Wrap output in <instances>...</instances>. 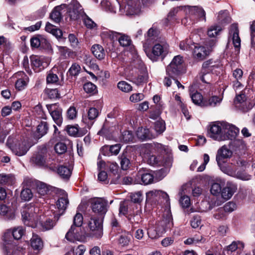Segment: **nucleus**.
Instances as JSON below:
<instances>
[{"label": "nucleus", "mask_w": 255, "mask_h": 255, "mask_svg": "<svg viewBox=\"0 0 255 255\" xmlns=\"http://www.w3.org/2000/svg\"><path fill=\"white\" fill-rule=\"evenodd\" d=\"M36 210L38 209L32 206H28L23 208L21 215L24 224L32 228H39L42 231L52 229L54 226V222L52 219H44L43 216H40L39 221L36 220Z\"/></svg>", "instance_id": "1"}, {"label": "nucleus", "mask_w": 255, "mask_h": 255, "mask_svg": "<svg viewBox=\"0 0 255 255\" xmlns=\"http://www.w3.org/2000/svg\"><path fill=\"white\" fill-rule=\"evenodd\" d=\"M184 12L185 13V17L182 19L181 22L185 25L193 24L199 20H206L205 12L201 7L184 6Z\"/></svg>", "instance_id": "2"}, {"label": "nucleus", "mask_w": 255, "mask_h": 255, "mask_svg": "<svg viewBox=\"0 0 255 255\" xmlns=\"http://www.w3.org/2000/svg\"><path fill=\"white\" fill-rule=\"evenodd\" d=\"M169 46L166 43L156 44L151 50H147L145 52L147 57L153 62L157 61L159 59L163 60L168 54Z\"/></svg>", "instance_id": "3"}, {"label": "nucleus", "mask_w": 255, "mask_h": 255, "mask_svg": "<svg viewBox=\"0 0 255 255\" xmlns=\"http://www.w3.org/2000/svg\"><path fill=\"white\" fill-rule=\"evenodd\" d=\"M90 235L96 238H101L103 234V221L96 217H92L88 223Z\"/></svg>", "instance_id": "4"}, {"label": "nucleus", "mask_w": 255, "mask_h": 255, "mask_svg": "<svg viewBox=\"0 0 255 255\" xmlns=\"http://www.w3.org/2000/svg\"><path fill=\"white\" fill-rule=\"evenodd\" d=\"M183 61L182 57L181 56H175L166 68V74L173 79L177 77L180 74Z\"/></svg>", "instance_id": "5"}, {"label": "nucleus", "mask_w": 255, "mask_h": 255, "mask_svg": "<svg viewBox=\"0 0 255 255\" xmlns=\"http://www.w3.org/2000/svg\"><path fill=\"white\" fill-rule=\"evenodd\" d=\"M91 208L94 213L101 215H105L107 211L108 201L102 198H95L91 200Z\"/></svg>", "instance_id": "6"}, {"label": "nucleus", "mask_w": 255, "mask_h": 255, "mask_svg": "<svg viewBox=\"0 0 255 255\" xmlns=\"http://www.w3.org/2000/svg\"><path fill=\"white\" fill-rule=\"evenodd\" d=\"M46 107L55 124L60 126L63 122L62 109L57 104L47 105Z\"/></svg>", "instance_id": "7"}, {"label": "nucleus", "mask_w": 255, "mask_h": 255, "mask_svg": "<svg viewBox=\"0 0 255 255\" xmlns=\"http://www.w3.org/2000/svg\"><path fill=\"white\" fill-rule=\"evenodd\" d=\"M85 13L79 2L74 0L71 2L68 11V15L71 20H76L80 18H82Z\"/></svg>", "instance_id": "8"}, {"label": "nucleus", "mask_w": 255, "mask_h": 255, "mask_svg": "<svg viewBox=\"0 0 255 255\" xmlns=\"http://www.w3.org/2000/svg\"><path fill=\"white\" fill-rule=\"evenodd\" d=\"M85 235V231L82 226L72 225L65 235V238L70 241L80 240Z\"/></svg>", "instance_id": "9"}, {"label": "nucleus", "mask_w": 255, "mask_h": 255, "mask_svg": "<svg viewBox=\"0 0 255 255\" xmlns=\"http://www.w3.org/2000/svg\"><path fill=\"white\" fill-rule=\"evenodd\" d=\"M208 134L209 136L218 141L225 140L223 131L221 125L213 123L209 126Z\"/></svg>", "instance_id": "10"}, {"label": "nucleus", "mask_w": 255, "mask_h": 255, "mask_svg": "<svg viewBox=\"0 0 255 255\" xmlns=\"http://www.w3.org/2000/svg\"><path fill=\"white\" fill-rule=\"evenodd\" d=\"M216 67L215 62L212 60H209L205 61L202 65V69L201 70L202 76L201 77V80L206 83L210 84V81L209 80L208 77L210 75H208Z\"/></svg>", "instance_id": "11"}, {"label": "nucleus", "mask_w": 255, "mask_h": 255, "mask_svg": "<svg viewBox=\"0 0 255 255\" xmlns=\"http://www.w3.org/2000/svg\"><path fill=\"white\" fill-rule=\"evenodd\" d=\"M31 65L36 71H39L48 65L47 58L42 56L32 55L30 57Z\"/></svg>", "instance_id": "12"}, {"label": "nucleus", "mask_w": 255, "mask_h": 255, "mask_svg": "<svg viewBox=\"0 0 255 255\" xmlns=\"http://www.w3.org/2000/svg\"><path fill=\"white\" fill-rule=\"evenodd\" d=\"M193 56L194 59L197 61L204 60L209 55V51L205 46H201L198 44L193 45Z\"/></svg>", "instance_id": "13"}, {"label": "nucleus", "mask_w": 255, "mask_h": 255, "mask_svg": "<svg viewBox=\"0 0 255 255\" xmlns=\"http://www.w3.org/2000/svg\"><path fill=\"white\" fill-rule=\"evenodd\" d=\"M37 193L40 196H44L52 192L57 193L59 189L47 184L37 181L36 183Z\"/></svg>", "instance_id": "14"}, {"label": "nucleus", "mask_w": 255, "mask_h": 255, "mask_svg": "<svg viewBox=\"0 0 255 255\" xmlns=\"http://www.w3.org/2000/svg\"><path fill=\"white\" fill-rule=\"evenodd\" d=\"M237 186L231 182H228L226 186L221 191V195L223 199L225 200L230 199L236 192Z\"/></svg>", "instance_id": "15"}, {"label": "nucleus", "mask_w": 255, "mask_h": 255, "mask_svg": "<svg viewBox=\"0 0 255 255\" xmlns=\"http://www.w3.org/2000/svg\"><path fill=\"white\" fill-rule=\"evenodd\" d=\"M224 132L225 133L224 136H225V140L230 139L232 140L236 138L239 133V129L233 125L226 124Z\"/></svg>", "instance_id": "16"}, {"label": "nucleus", "mask_w": 255, "mask_h": 255, "mask_svg": "<svg viewBox=\"0 0 255 255\" xmlns=\"http://www.w3.org/2000/svg\"><path fill=\"white\" fill-rule=\"evenodd\" d=\"M173 225L172 219L169 216L159 222L157 227V232L159 234L165 233L167 230L170 229L173 226Z\"/></svg>", "instance_id": "17"}, {"label": "nucleus", "mask_w": 255, "mask_h": 255, "mask_svg": "<svg viewBox=\"0 0 255 255\" xmlns=\"http://www.w3.org/2000/svg\"><path fill=\"white\" fill-rule=\"evenodd\" d=\"M230 34H232L233 43L236 48L239 51L241 46V39L239 35V29L237 24H233L230 30Z\"/></svg>", "instance_id": "18"}, {"label": "nucleus", "mask_w": 255, "mask_h": 255, "mask_svg": "<svg viewBox=\"0 0 255 255\" xmlns=\"http://www.w3.org/2000/svg\"><path fill=\"white\" fill-rule=\"evenodd\" d=\"M18 75L21 76V78L17 80L15 82V88L18 91L24 90L27 86L29 82V78L24 72H20Z\"/></svg>", "instance_id": "19"}, {"label": "nucleus", "mask_w": 255, "mask_h": 255, "mask_svg": "<svg viewBox=\"0 0 255 255\" xmlns=\"http://www.w3.org/2000/svg\"><path fill=\"white\" fill-rule=\"evenodd\" d=\"M232 155V152L227 147L222 146L218 150L216 155V160L219 165L221 163L223 162V159L230 157Z\"/></svg>", "instance_id": "20"}, {"label": "nucleus", "mask_w": 255, "mask_h": 255, "mask_svg": "<svg viewBox=\"0 0 255 255\" xmlns=\"http://www.w3.org/2000/svg\"><path fill=\"white\" fill-rule=\"evenodd\" d=\"M60 192L63 196L61 197H60L56 202V206L57 208L60 211H62V213L60 214V215L63 213L64 211L66 210L68 204H69L67 195L65 193L64 191L61 190Z\"/></svg>", "instance_id": "21"}, {"label": "nucleus", "mask_w": 255, "mask_h": 255, "mask_svg": "<svg viewBox=\"0 0 255 255\" xmlns=\"http://www.w3.org/2000/svg\"><path fill=\"white\" fill-rule=\"evenodd\" d=\"M91 50L95 56L99 60H102L105 57V52L104 48L99 44H95L92 46Z\"/></svg>", "instance_id": "22"}, {"label": "nucleus", "mask_w": 255, "mask_h": 255, "mask_svg": "<svg viewBox=\"0 0 255 255\" xmlns=\"http://www.w3.org/2000/svg\"><path fill=\"white\" fill-rule=\"evenodd\" d=\"M58 175L64 179H68L72 174V169L69 167L60 165L57 168Z\"/></svg>", "instance_id": "23"}, {"label": "nucleus", "mask_w": 255, "mask_h": 255, "mask_svg": "<svg viewBox=\"0 0 255 255\" xmlns=\"http://www.w3.org/2000/svg\"><path fill=\"white\" fill-rule=\"evenodd\" d=\"M138 176L141 178V181L144 185H148L153 182L154 176L151 172L147 171L142 172L141 171H139Z\"/></svg>", "instance_id": "24"}, {"label": "nucleus", "mask_w": 255, "mask_h": 255, "mask_svg": "<svg viewBox=\"0 0 255 255\" xmlns=\"http://www.w3.org/2000/svg\"><path fill=\"white\" fill-rule=\"evenodd\" d=\"M29 148V145L26 141L16 145L13 149V152L18 156H22L26 153Z\"/></svg>", "instance_id": "25"}, {"label": "nucleus", "mask_w": 255, "mask_h": 255, "mask_svg": "<svg viewBox=\"0 0 255 255\" xmlns=\"http://www.w3.org/2000/svg\"><path fill=\"white\" fill-rule=\"evenodd\" d=\"M222 101V97L217 96H213L208 100H204L203 103V106L216 107L220 104Z\"/></svg>", "instance_id": "26"}, {"label": "nucleus", "mask_w": 255, "mask_h": 255, "mask_svg": "<svg viewBox=\"0 0 255 255\" xmlns=\"http://www.w3.org/2000/svg\"><path fill=\"white\" fill-rule=\"evenodd\" d=\"M120 164L123 170H126L129 168L130 162L127 151L124 152L120 156Z\"/></svg>", "instance_id": "27"}, {"label": "nucleus", "mask_w": 255, "mask_h": 255, "mask_svg": "<svg viewBox=\"0 0 255 255\" xmlns=\"http://www.w3.org/2000/svg\"><path fill=\"white\" fill-rule=\"evenodd\" d=\"M136 134L137 137L142 140L152 138V136L150 134L149 129L143 128L142 127L138 128Z\"/></svg>", "instance_id": "28"}, {"label": "nucleus", "mask_w": 255, "mask_h": 255, "mask_svg": "<svg viewBox=\"0 0 255 255\" xmlns=\"http://www.w3.org/2000/svg\"><path fill=\"white\" fill-rule=\"evenodd\" d=\"M14 177L12 174H0V184L11 185L14 183Z\"/></svg>", "instance_id": "29"}, {"label": "nucleus", "mask_w": 255, "mask_h": 255, "mask_svg": "<svg viewBox=\"0 0 255 255\" xmlns=\"http://www.w3.org/2000/svg\"><path fill=\"white\" fill-rule=\"evenodd\" d=\"M31 247L35 250H40L42 249L43 245L41 238L36 235H33L31 239Z\"/></svg>", "instance_id": "30"}, {"label": "nucleus", "mask_w": 255, "mask_h": 255, "mask_svg": "<svg viewBox=\"0 0 255 255\" xmlns=\"http://www.w3.org/2000/svg\"><path fill=\"white\" fill-rule=\"evenodd\" d=\"M112 32L120 35V37L118 38V41L121 46L126 47L130 45L131 44V40L128 35L122 33H118L114 31H112Z\"/></svg>", "instance_id": "31"}, {"label": "nucleus", "mask_w": 255, "mask_h": 255, "mask_svg": "<svg viewBox=\"0 0 255 255\" xmlns=\"http://www.w3.org/2000/svg\"><path fill=\"white\" fill-rule=\"evenodd\" d=\"M45 30L46 31L52 34L56 37H60L62 35V31L59 29H57L54 25L49 22H47L46 23Z\"/></svg>", "instance_id": "32"}, {"label": "nucleus", "mask_w": 255, "mask_h": 255, "mask_svg": "<svg viewBox=\"0 0 255 255\" xmlns=\"http://www.w3.org/2000/svg\"><path fill=\"white\" fill-rule=\"evenodd\" d=\"M190 97L193 103L195 105L203 106V103L204 102V101H203V97L202 95L198 92L192 93L191 89H190Z\"/></svg>", "instance_id": "33"}, {"label": "nucleus", "mask_w": 255, "mask_h": 255, "mask_svg": "<svg viewBox=\"0 0 255 255\" xmlns=\"http://www.w3.org/2000/svg\"><path fill=\"white\" fill-rule=\"evenodd\" d=\"M145 157H147L148 163L151 165H160L162 164V162L161 161V157L160 156H156L154 155H144Z\"/></svg>", "instance_id": "34"}, {"label": "nucleus", "mask_w": 255, "mask_h": 255, "mask_svg": "<svg viewBox=\"0 0 255 255\" xmlns=\"http://www.w3.org/2000/svg\"><path fill=\"white\" fill-rule=\"evenodd\" d=\"M31 161L38 166H41L45 163V157L41 154H37L33 155L31 158Z\"/></svg>", "instance_id": "35"}, {"label": "nucleus", "mask_w": 255, "mask_h": 255, "mask_svg": "<svg viewBox=\"0 0 255 255\" xmlns=\"http://www.w3.org/2000/svg\"><path fill=\"white\" fill-rule=\"evenodd\" d=\"M50 17L54 22L59 23L62 19L61 14L60 12V7H55L51 13Z\"/></svg>", "instance_id": "36"}, {"label": "nucleus", "mask_w": 255, "mask_h": 255, "mask_svg": "<svg viewBox=\"0 0 255 255\" xmlns=\"http://www.w3.org/2000/svg\"><path fill=\"white\" fill-rule=\"evenodd\" d=\"M48 130V125L45 122H41L37 128V132L39 137H42L45 135L47 132Z\"/></svg>", "instance_id": "37"}, {"label": "nucleus", "mask_w": 255, "mask_h": 255, "mask_svg": "<svg viewBox=\"0 0 255 255\" xmlns=\"http://www.w3.org/2000/svg\"><path fill=\"white\" fill-rule=\"evenodd\" d=\"M218 19L222 24L228 23L230 22L231 18L228 15V12L225 10L220 11L218 16Z\"/></svg>", "instance_id": "38"}, {"label": "nucleus", "mask_w": 255, "mask_h": 255, "mask_svg": "<svg viewBox=\"0 0 255 255\" xmlns=\"http://www.w3.org/2000/svg\"><path fill=\"white\" fill-rule=\"evenodd\" d=\"M33 197L31 190L29 188H25L22 190L20 193L21 199L25 201H29Z\"/></svg>", "instance_id": "39"}, {"label": "nucleus", "mask_w": 255, "mask_h": 255, "mask_svg": "<svg viewBox=\"0 0 255 255\" xmlns=\"http://www.w3.org/2000/svg\"><path fill=\"white\" fill-rule=\"evenodd\" d=\"M99 111L95 108H91L88 112V120L91 122V125L93 123L94 121L99 116Z\"/></svg>", "instance_id": "40"}, {"label": "nucleus", "mask_w": 255, "mask_h": 255, "mask_svg": "<svg viewBox=\"0 0 255 255\" xmlns=\"http://www.w3.org/2000/svg\"><path fill=\"white\" fill-rule=\"evenodd\" d=\"M222 30V27L218 25L211 26L208 30V35L210 37H214L217 35Z\"/></svg>", "instance_id": "41"}, {"label": "nucleus", "mask_w": 255, "mask_h": 255, "mask_svg": "<svg viewBox=\"0 0 255 255\" xmlns=\"http://www.w3.org/2000/svg\"><path fill=\"white\" fill-rule=\"evenodd\" d=\"M118 88L124 92H129L132 90V86L126 81H120L118 84Z\"/></svg>", "instance_id": "42"}, {"label": "nucleus", "mask_w": 255, "mask_h": 255, "mask_svg": "<svg viewBox=\"0 0 255 255\" xmlns=\"http://www.w3.org/2000/svg\"><path fill=\"white\" fill-rule=\"evenodd\" d=\"M82 19L85 26L88 28L92 29L97 26V24L86 13L83 16Z\"/></svg>", "instance_id": "43"}, {"label": "nucleus", "mask_w": 255, "mask_h": 255, "mask_svg": "<svg viewBox=\"0 0 255 255\" xmlns=\"http://www.w3.org/2000/svg\"><path fill=\"white\" fill-rule=\"evenodd\" d=\"M154 129L157 133L160 134L165 129V123L163 121H157L154 123Z\"/></svg>", "instance_id": "44"}, {"label": "nucleus", "mask_w": 255, "mask_h": 255, "mask_svg": "<svg viewBox=\"0 0 255 255\" xmlns=\"http://www.w3.org/2000/svg\"><path fill=\"white\" fill-rule=\"evenodd\" d=\"M55 151L59 154L65 153L67 150L66 145L63 142H58L54 146Z\"/></svg>", "instance_id": "45"}, {"label": "nucleus", "mask_w": 255, "mask_h": 255, "mask_svg": "<svg viewBox=\"0 0 255 255\" xmlns=\"http://www.w3.org/2000/svg\"><path fill=\"white\" fill-rule=\"evenodd\" d=\"M80 70V66L78 64L74 63L73 64L71 67L70 68L68 72L70 75L76 76L79 74Z\"/></svg>", "instance_id": "46"}, {"label": "nucleus", "mask_w": 255, "mask_h": 255, "mask_svg": "<svg viewBox=\"0 0 255 255\" xmlns=\"http://www.w3.org/2000/svg\"><path fill=\"white\" fill-rule=\"evenodd\" d=\"M130 199L132 202L139 203L142 200V195L140 191H138L130 195Z\"/></svg>", "instance_id": "47"}, {"label": "nucleus", "mask_w": 255, "mask_h": 255, "mask_svg": "<svg viewBox=\"0 0 255 255\" xmlns=\"http://www.w3.org/2000/svg\"><path fill=\"white\" fill-rule=\"evenodd\" d=\"M232 145L236 148V150L243 149L245 146L244 141L242 139H234L232 142Z\"/></svg>", "instance_id": "48"}, {"label": "nucleus", "mask_w": 255, "mask_h": 255, "mask_svg": "<svg viewBox=\"0 0 255 255\" xmlns=\"http://www.w3.org/2000/svg\"><path fill=\"white\" fill-rule=\"evenodd\" d=\"M46 93L50 99H56L59 97V94L57 89H47Z\"/></svg>", "instance_id": "49"}, {"label": "nucleus", "mask_w": 255, "mask_h": 255, "mask_svg": "<svg viewBox=\"0 0 255 255\" xmlns=\"http://www.w3.org/2000/svg\"><path fill=\"white\" fill-rule=\"evenodd\" d=\"M221 191V187L219 183H214L212 185L210 191L213 195L218 196L220 194Z\"/></svg>", "instance_id": "50"}, {"label": "nucleus", "mask_w": 255, "mask_h": 255, "mask_svg": "<svg viewBox=\"0 0 255 255\" xmlns=\"http://www.w3.org/2000/svg\"><path fill=\"white\" fill-rule=\"evenodd\" d=\"M83 88L87 93H94L96 90V86L91 82H88L84 85Z\"/></svg>", "instance_id": "51"}, {"label": "nucleus", "mask_w": 255, "mask_h": 255, "mask_svg": "<svg viewBox=\"0 0 255 255\" xmlns=\"http://www.w3.org/2000/svg\"><path fill=\"white\" fill-rule=\"evenodd\" d=\"M58 80L59 78L56 74H54L50 71L47 74L46 77V81L47 83H56L58 82Z\"/></svg>", "instance_id": "52"}, {"label": "nucleus", "mask_w": 255, "mask_h": 255, "mask_svg": "<svg viewBox=\"0 0 255 255\" xmlns=\"http://www.w3.org/2000/svg\"><path fill=\"white\" fill-rule=\"evenodd\" d=\"M179 203L183 208H188L191 204L190 199L188 196H181L179 200Z\"/></svg>", "instance_id": "53"}, {"label": "nucleus", "mask_w": 255, "mask_h": 255, "mask_svg": "<svg viewBox=\"0 0 255 255\" xmlns=\"http://www.w3.org/2000/svg\"><path fill=\"white\" fill-rule=\"evenodd\" d=\"M160 194V190H151L146 193V200H151L152 199H156V198L159 197Z\"/></svg>", "instance_id": "54"}, {"label": "nucleus", "mask_w": 255, "mask_h": 255, "mask_svg": "<svg viewBox=\"0 0 255 255\" xmlns=\"http://www.w3.org/2000/svg\"><path fill=\"white\" fill-rule=\"evenodd\" d=\"M83 222L82 215L80 213H77L74 217L73 225L82 226Z\"/></svg>", "instance_id": "55"}, {"label": "nucleus", "mask_w": 255, "mask_h": 255, "mask_svg": "<svg viewBox=\"0 0 255 255\" xmlns=\"http://www.w3.org/2000/svg\"><path fill=\"white\" fill-rule=\"evenodd\" d=\"M201 220L199 215H195L193 216L191 221V226L193 228H197L201 225Z\"/></svg>", "instance_id": "56"}, {"label": "nucleus", "mask_w": 255, "mask_h": 255, "mask_svg": "<svg viewBox=\"0 0 255 255\" xmlns=\"http://www.w3.org/2000/svg\"><path fill=\"white\" fill-rule=\"evenodd\" d=\"M144 98L143 94L141 93L133 94L129 97L131 102L136 103L142 100Z\"/></svg>", "instance_id": "57"}, {"label": "nucleus", "mask_w": 255, "mask_h": 255, "mask_svg": "<svg viewBox=\"0 0 255 255\" xmlns=\"http://www.w3.org/2000/svg\"><path fill=\"white\" fill-rule=\"evenodd\" d=\"M227 216V212L224 208L219 209L216 213L214 214V217L216 219H222L225 218Z\"/></svg>", "instance_id": "58"}, {"label": "nucleus", "mask_w": 255, "mask_h": 255, "mask_svg": "<svg viewBox=\"0 0 255 255\" xmlns=\"http://www.w3.org/2000/svg\"><path fill=\"white\" fill-rule=\"evenodd\" d=\"M236 205L233 202H229L226 203L223 208L227 213H231L236 209Z\"/></svg>", "instance_id": "59"}, {"label": "nucleus", "mask_w": 255, "mask_h": 255, "mask_svg": "<svg viewBox=\"0 0 255 255\" xmlns=\"http://www.w3.org/2000/svg\"><path fill=\"white\" fill-rule=\"evenodd\" d=\"M123 139L126 142L131 141L133 139V135L131 132L126 130L123 132Z\"/></svg>", "instance_id": "60"}, {"label": "nucleus", "mask_w": 255, "mask_h": 255, "mask_svg": "<svg viewBox=\"0 0 255 255\" xmlns=\"http://www.w3.org/2000/svg\"><path fill=\"white\" fill-rule=\"evenodd\" d=\"M67 131L70 135L75 136L78 133V129L75 126H67Z\"/></svg>", "instance_id": "61"}, {"label": "nucleus", "mask_w": 255, "mask_h": 255, "mask_svg": "<svg viewBox=\"0 0 255 255\" xmlns=\"http://www.w3.org/2000/svg\"><path fill=\"white\" fill-rule=\"evenodd\" d=\"M128 203L126 201H123L120 203L119 212L120 214L126 215L128 211Z\"/></svg>", "instance_id": "62"}, {"label": "nucleus", "mask_w": 255, "mask_h": 255, "mask_svg": "<svg viewBox=\"0 0 255 255\" xmlns=\"http://www.w3.org/2000/svg\"><path fill=\"white\" fill-rule=\"evenodd\" d=\"M44 39L40 40L38 37H34L30 39V44L33 48H38L40 45L42 41Z\"/></svg>", "instance_id": "63"}, {"label": "nucleus", "mask_w": 255, "mask_h": 255, "mask_svg": "<svg viewBox=\"0 0 255 255\" xmlns=\"http://www.w3.org/2000/svg\"><path fill=\"white\" fill-rule=\"evenodd\" d=\"M67 117L69 119L73 120L76 117L77 112L76 108L74 107H71L68 110Z\"/></svg>", "instance_id": "64"}]
</instances>
